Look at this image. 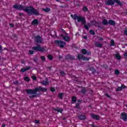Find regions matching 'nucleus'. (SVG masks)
<instances>
[{
  "mask_svg": "<svg viewBox=\"0 0 127 127\" xmlns=\"http://www.w3.org/2000/svg\"><path fill=\"white\" fill-rule=\"evenodd\" d=\"M14 8L18 9L19 10H24L26 12H27L29 14H35V15H38L39 13L37 10L35 9L32 7H26L22 6L21 5L15 4L13 5Z\"/></svg>",
  "mask_w": 127,
  "mask_h": 127,
  "instance_id": "1",
  "label": "nucleus"
},
{
  "mask_svg": "<svg viewBox=\"0 0 127 127\" xmlns=\"http://www.w3.org/2000/svg\"><path fill=\"white\" fill-rule=\"evenodd\" d=\"M38 91H42V92H45L47 91V89L44 87H39L37 88H35L33 90L32 89H27L26 92H27V94H29L30 95H32L29 96V98H35L36 94H37Z\"/></svg>",
  "mask_w": 127,
  "mask_h": 127,
  "instance_id": "2",
  "label": "nucleus"
},
{
  "mask_svg": "<svg viewBox=\"0 0 127 127\" xmlns=\"http://www.w3.org/2000/svg\"><path fill=\"white\" fill-rule=\"evenodd\" d=\"M115 2L117 3L118 5H123V3H121L119 0H107L106 3L108 5H113V4H115Z\"/></svg>",
  "mask_w": 127,
  "mask_h": 127,
  "instance_id": "3",
  "label": "nucleus"
},
{
  "mask_svg": "<svg viewBox=\"0 0 127 127\" xmlns=\"http://www.w3.org/2000/svg\"><path fill=\"white\" fill-rule=\"evenodd\" d=\"M32 49L33 50H35L36 51H39L41 52H45V51H46V49H45V48L41 47L40 45L36 47H33Z\"/></svg>",
  "mask_w": 127,
  "mask_h": 127,
  "instance_id": "4",
  "label": "nucleus"
},
{
  "mask_svg": "<svg viewBox=\"0 0 127 127\" xmlns=\"http://www.w3.org/2000/svg\"><path fill=\"white\" fill-rule=\"evenodd\" d=\"M56 44H57V45H59V46H60L62 48H63L64 47V45H65L66 43L65 42H63L62 41H55Z\"/></svg>",
  "mask_w": 127,
  "mask_h": 127,
  "instance_id": "5",
  "label": "nucleus"
},
{
  "mask_svg": "<svg viewBox=\"0 0 127 127\" xmlns=\"http://www.w3.org/2000/svg\"><path fill=\"white\" fill-rule=\"evenodd\" d=\"M120 119L124 121V122H127V114L126 112L122 113L121 115Z\"/></svg>",
  "mask_w": 127,
  "mask_h": 127,
  "instance_id": "6",
  "label": "nucleus"
},
{
  "mask_svg": "<svg viewBox=\"0 0 127 127\" xmlns=\"http://www.w3.org/2000/svg\"><path fill=\"white\" fill-rule=\"evenodd\" d=\"M77 21L78 22H81L82 24L86 23V21H85V18L79 16L77 17Z\"/></svg>",
  "mask_w": 127,
  "mask_h": 127,
  "instance_id": "7",
  "label": "nucleus"
},
{
  "mask_svg": "<svg viewBox=\"0 0 127 127\" xmlns=\"http://www.w3.org/2000/svg\"><path fill=\"white\" fill-rule=\"evenodd\" d=\"M77 58H78V59H79V60L83 59V60L84 61H89V58L84 57V56H83V55H82V54H78V55L77 56Z\"/></svg>",
  "mask_w": 127,
  "mask_h": 127,
  "instance_id": "8",
  "label": "nucleus"
},
{
  "mask_svg": "<svg viewBox=\"0 0 127 127\" xmlns=\"http://www.w3.org/2000/svg\"><path fill=\"white\" fill-rule=\"evenodd\" d=\"M61 37H63L64 41H70V38H69L68 35H67L66 34H65L64 36L63 35H61Z\"/></svg>",
  "mask_w": 127,
  "mask_h": 127,
  "instance_id": "9",
  "label": "nucleus"
},
{
  "mask_svg": "<svg viewBox=\"0 0 127 127\" xmlns=\"http://www.w3.org/2000/svg\"><path fill=\"white\" fill-rule=\"evenodd\" d=\"M36 41L37 42V43H41L42 42V40L41 39L40 36H37L36 37Z\"/></svg>",
  "mask_w": 127,
  "mask_h": 127,
  "instance_id": "10",
  "label": "nucleus"
},
{
  "mask_svg": "<svg viewBox=\"0 0 127 127\" xmlns=\"http://www.w3.org/2000/svg\"><path fill=\"white\" fill-rule=\"evenodd\" d=\"M81 52L83 54L85 55V54H87V55H91V52H87V50L86 49H83L81 50Z\"/></svg>",
  "mask_w": 127,
  "mask_h": 127,
  "instance_id": "11",
  "label": "nucleus"
},
{
  "mask_svg": "<svg viewBox=\"0 0 127 127\" xmlns=\"http://www.w3.org/2000/svg\"><path fill=\"white\" fill-rule=\"evenodd\" d=\"M91 117L92 119H94V120H98L99 119H100V117L98 115H96L95 114H91Z\"/></svg>",
  "mask_w": 127,
  "mask_h": 127,
  "instance_id": "12",
  "label": "nucleus"
},
{
  "mask_svg": "<svg viewBox=\"0 0 127 127\" xmlns=\"http://www.w3.org/2000/svg\"><path fill=\"white\" fill-rule=\"evenodd\" d=\"M95 46H96V47H99L100 48H102V47H103V44H102L98 42H95Z\"/></svg>",
  "mask_w": 127,
  "mask_h": 127,
  "instance_id": "13",
  "label": "nucleus"
},
{
  "mask_svg": "<svg viewBox=\"0 0 127 127\" xmlns=\"http://www.w3.org/2000/svg\"><path fill=\"white\" fill-rule=\"evenodd\" d=\"M30 69V67L29 66H27L26 68H23L21 69V72H25V71H27V70H29Z\"/></svg>",
  "mask_w": 127,
  "mask_h": 127,
  "instance_id": "14",
  "label": "nucleus"
},
{
  "mask_svg": "<svg viewBox=\"0 0 127 127\" xmlns=\"http://www.w3.org/2000/svg\"><path fill=\"white\" fill-rule=\"evenodd\" d=\"M32 24H33V25H37V24H38V21L37 19L34 20L32 22Z\"/></svg>",
  "mask_w": 127,
  "mask_h": 127,
  "instance_id": "15",
  "label": "nucleus"
},
{
  "mask_svg": "<svg viewBox=\"0 0 127 127\" xmlns=\"http://www.w3.org/2000/svg\"><path fill=\"white\" fill-rule=\"evenodd\" d=\"M41 84L42 85H48V84H49V82H48V81L47 80L46 81H43L42 82H41Z\"/></svg>",
  "mask_w": 127,
  "mask_h": 127,
  "instance_id": "16",
  "label": "nucleus"
},
{
  "mask_svg": "<svg viewBox=\"0 0 127 127\" xmlns=\"http://www.w3.org/2000/svg\"><path fill=\"white\" fill-rule=\"evenodd\" d=\"M109 23L111 25H115V24H116V23L114 21H113L112 20H109Z\"/></svg>",
  "mask_w": 127,
  "mask_h": 127,
  "instance_id": "17",
  "label": "nucleus"
},
{
  "mask_svg": "<svg viewBox=\"0 0 127 127\" xmlns=\"http://www.w3.org/2000/svg\"><path fill=\"white\" fill-rule=\"evenodd\" d=\"M55 111H56L57 112H59V113H61V114H62V112H63V109H60V108H57L56 109H55Z\"/></svg>",
  "mask_w": 127,
  "mask_h": 127,
  "instance_id": "18",
  "label": "nucleus"
},
{
  "mask_svg": "<svg viewBox=\"0 0 127 127\" xmlns=\"http://www.w3.org/2000/svg\"><path fill=\"white\" fill-rule=\"evenodd\" d=\"M79 120H85L86 119V116L85 115H80L79 116Z\"/></svg>",
  "mask_w": 127,
  "mask_h": 127,
  "instance_id": "19",
  "label": "nucleus"
},
{
  "mask_svg": "<svg viewBox=\"0 0 127 127\" xmlns=\"http://www.w3.org/2000/svg\"><path fill=\"white\" fill-rule=\"evenodd\" d=\"M71 17L73 18V19L76 20L78 19V17H79V16H77V15H71Z\"/></svg>",
  "mask_w": 127,
  "mask_h": 127,
  "instance_id": "20",
  "label": "nucleus"
},
{
  "mask_svg": "<svg viewBox=\"0 0 127 127\" xmlns=\"http://www.w3.org/2000/svg\"><path fill=\"white\" fill-rule=\"evenodd\" d=\"M43 10H44V11H45L46 12H48L49 11H50V8H46L45 9L43 8Z\"/></svg>",
  "mask_w": 127,
  "mask_h": 127,
  "instance_id": "21",
  "label": "nucleus"
},
{
  "mask_svg": "<svg viewBox=\"0 0 127 127\" xmlns=\"http://www.w3.org/2000/svg\"><path fill=\"white\" fill-rule=\"evenodd\" d=\"M102 23L104 25H107V24H108V21L106 19H104V20H103Z\"/></svg>",
  "mask_w": 127,
  "mask_h": 127,
  "instance_id": "22",
  "label": "nucleus"
},
{
  "mask_svg": "<svg viewBox=\"0 0 127 127\" xmlns=\"http://www.w3.org/2000/svg\"><path fill=\"white\" fill-rule=\"evenodd\" d=\"M117 59L120 60L121 59V55H120V54L118 53L115 55Z\"/></svg>",
  "mask_w": 127,
  "mask_h": 127,
  "instance_id": "23",
  "label": "nucleus"
},
{
  "mask_svg": "<svg viewBox=\"0 0 127 127\" xmlns=\"http://www.w3.org/2000/svg\"><path fill=\"white\" fill-rule=\"evenodd\" d=\"M63 97V93H60L59 94V99H62V98Z\"/></svg>",
  "mask_w": 127,
  "mask_h": 127,
  "instance_id": "24",
  "label": "nucleus"
},
{
  "mask_svg": "<svg viewBox=\"0 0 127 127\" xmlns=\"http://www.w3.org/2000/svg\"><path fill=\"white\" fill-rule=\"evenodd\" d=\"M90 26V24H87L84 25L85 29H89V27Z\"/></svg>",
  "mask_w": 127,
  "mask_h": 127,
  "instance_id": "25",
  "label": "nucleus"
},
{
  "mask_svg": "<svg viewBox=\"0 0 127 127\" xmlns=\"http://www.w3.org/2000/svg\"><path fill=\"white\" fill-rule=\"evenodd\" d=\"M111 45L112 46H114V45H115V41H114V40H111Z\"/></svg>",
  "mask_w": 127,
  "mask_h": 127,
  "instance_id": "26",
  "label": "nucleus"
},
{
  "mask_svg": "<svg viewBox=\"0 0 127 127\" xmlns=\"http://www.w3.org/2000/svg\"><path fill=\"white\" fill-rule=\"evenodd\" d=\"M48 58L50 60H52V59H53V57L52 55H50L48 56Z\"/></svg>",
  "mask_w": 127,
  "mask_h": 127,
  "instance_id": "27",
  "label": "nucleus"
},
{
  "mask_svg": "<svg viewBox=\"0 0 127 127\" xmlns=\"http://www.w3.org/2000/svg\"><path fill=\"white\" fill-rule=\"evenodd\" d=\"M115 73L116 75H119V74H120V71L118 69H116L115 71Z\"/></svg>",
  "mask_w": 127,
  "mask_h": 127,
  "instance_id": "28",
  "label": "nucleus"
},
{
  "mask_svg": "<svg viewBox=\"0 0 127 127\" xmlns=\"http://www.w3.org/2000/svg\"><path fill=\"white\" fill-rule=\"evenodd\" d=\"M90 33H91V34H92V35H94V34H95V32L93 30H91L90 31Z\"/></svg>",
  "mask_w": 127,
  "mask_h": 127,
  "instance_id": "29",
  "label": "nucleus"
},
{
  "mask_svg": "<svg viewBox=\"0 0 127 127\" xmlns=\"http://www.w3.org/2000/svg\"><path fill=\"white\" fill-rule=\"evenodd\" d=\"M32 78L33 80H34V81H36V79H37V78L35 76V75H33L32 76Z\"/></svg>",
  "mask_w": 127,
  "mask_h": 127,
  "instance_id": "30",
  "label": "nucleus"
},
{
  "mask_svg": "<svg viewBox=\"0 0 127 127\" xmlns=\"http://www.w3.org/2000/svg\"><path fill=\"white\" fill-rule=\"evenodd\" d=\"M24 80H25V81H29L30 78H29V77H25L24 78Z\"/></svg>",
  "mask_w": 127,
  "mask_h": 127,
  "instance_id": "31",
  "label": "nucleus"
},
{
  "mask_svg": "<svg viewBox=\"0 0 127 127\" xmlns=\"http://www.w3.org/2000/svg\"><path fill=\"white\" fill-rule=\"evenodd\" d=\"M83 10L84 11H87V10H88V8H87V7L84 6V7H83Z\"/></svg>",
  "mask_w": 127,
  "mask_h": 127,
  "instance_id": "32",
  "label": "nucleus"
},
{
  "mask_svg": "<svg viewBox=\"0 0 127 127\" xmlns=\"http://www.w3.org/2000/svg\"><path fill=\"white\" fill-rule=\"evenodd\" d=\"M76 97H72V102H76Z\"/></svg>",
  "mask_w": 127,
  "mask_h": 127,
  "instance_id": "33",
  "label": "nucleus"
},
{
  "mask_svg": "<svg viewBox=\"0 0 127 127\" xmlns=\"http://www.w3.org/2000/svg\"><path fill=\"white\" fill-rule=\"evenodd\" d=\"M41 59L42 61H45V57L44 56H42L41 57Z\"/></svg>",
  "mask_w": 127,
  "mask_h": 127,
  "instance_id": "34",
  "label": "nucleus"
},
{
  "mask_svg": "<svg viewBox=\"0 0 127 127\" xmlns=\"http://www.w3.org/2000/svg\"><path fill=\"white\" fill-rule=\"evenodd\" d=\"M124 34L126 35H127V28L125 29V31H124Z\"/></svg>",
  "mask_w": 127,
  "mask_h": 127,
  "instance_id": "35",
  "label": "nucleus"
},
{
  "mask_svg": "<svg viewBox=\"0 0 127 127\" xmlns=\"http://www.w3.org/2000/svg\"><path fill=\"white\" fill-rule=\"evenodd\" d=\"M122 88L121 87H119L117 88V91H122Z\"/></svg>",
  "mask_w": 127,
  "mask_h": 127,
  "instance_id": "36",
  "label": "nucleus"
},
{
  "mask_svg": "<svg viewBox=\"0 0 127 127\" xmlns=\"http://www.w3.org/2000/svg\"><path fill=\"white\" fill-rule=\"evenodd\" d=\"M51 92H55V88L52 87L51 88Z\"/></svg>",
  "mask_w": 127,
  "mask_h": 127,
  "instance_id": "37",
  "label": "nucleus"
},
{
  "mask_svg": "<svg viewBox=\"0 0 127 127\" xmlns=\"http://www.w3.org/2000/svg\"><path fill=\"white\" fill-rule=\"evenodd\" d=\"M98 40L100 41H103V40H104V39H103V38H98Z\"/></svg>",
  "mask_w": 127,
  "mask_h": 127,
  "instance_id": "38",
  "label": "nucleus"
},
{
  "mask_svg": "<svg viewBox=\"0 0 127 127\" xmlns=\"http://www.w3.org/2000/svg\"><path fill=\"white\" fill-rule=\"evenodd\" d=\"M29 52L30 54H33V53H34V52L33 51H29Z\"/></svg>",
  "mask_w": 127,
  "mask_h": 127,
  "instance_id": "39",
  "label": "nucleus"
},
{
  "mask_svg": "<svg viewBox=\"0 0 127 127\" xmlns=\"http://www.w3.org/2000/svg\"><path fill=\"white\" fill-rule=\"evenodd\" d=\"M124 56L125 57V58L126 59H127V53H126L125 54H124Z\"/></svg>",
  "mask_w": 127,
  "mask_h": 127,
  "instance_id": "40",
  "label": "nucleus"
},
{
  "mask_svg": "<svg viewBox=\"0 0 127 127\" xmlns=\"http://www.w3.org/2000/svg\"><path fill=\"white\" fill-rule=\"evenodd\" d=\"M35 124H39V121L36 120V121H35Z\"/></svg>",
  "mask_w": 127,
  "mask_h": 127,
  "instance_id": "41",
  "label": "nucleus"
},
{
  "mask_svg": "<svg viewBox=\"0 0 127 127\" xmlns=\"http://www.w3.org/2000/svg\"><path fill=\"white\" fill-rule=\"evenodd\" d=\"M61 75H64L65 73H64V71H61Z\"/></svg>",
  "mask_w": 127,
  "mask_h": 127,
  "instance_id": "42",
  "label": "nucleus"
},
{
  "mask_svg": "<svg viewBox=\"0 0 127 127\" xmlns=\"http://www.w3.org/2000/svg\"><path fill=\"white\" fill-rule=\"evenodd\" d=\"M10 27H13V25L12 24H10Z\"/></svg>",
  "mask_w": 127,
  "mask_h": 127,
  "instance_id": "43",
  "label": "nucleus"
},
{
  "mask_svg": "<svg viewBox=\"0 0 127 127\" xmlns=\"http://www.w3.org/2000/svg\"><path fill=\"white\" fill-rule=\"evenodd\" d=\"M122 88H123V89H125L126 88V86H122Z\"/></svg>",
  "mask_w": 127,
  "mask_h": 127,
  "instance_id": "44",
  "label": "nucleus"
},
{
  "mask_svg": "<svg viewBox=\"0 0 127 127\" xmlns=\"http://www.w3.org/2000/svg\"><path fill=\"white\" fill-rule=\"evenodd\" d=\"M76 108H79V104H76Z\"/></svg>",
  "mask_w": 127,
  "mask_h": 127,
  "instance_id": "45",
  "label": "nucleus"
},
{
  "mask_svg": "<svg viewBox=\"0 0 127 127\" xmlns=\"http://www.w3.org/2000/svg\"><path fill=\"white\" fill-rule=\"evenodd\" d=\"M5 127V125L3 124V125H2V127Z\"/></svg>",
  "mask_w": 127,
  "mask_h": 127,
  "instance_id": "46",
  "label": "nucleus"
},
{
  "mask_svg": "<svg viewBox=\"0 0 127 127\" xmlns=\"http://www.w3.org/2000/svg\"><path fill=\"white\" fill-rule=\"evenodd\" d=\"M84 39H87V36H84Z\"/></svg>",
  "mask_w": 127,
  "mask_h": 127,
  "instance_id": "47",
  "label": "nucleus"
},
{
  "mask_svg": "<svg viewBox=\"0 0 127 127\" xmlns=\"http://www.w3.org/2000/svg\"><path fill=\"white\" fill-rule=\"evenodd\" d=\"M71 60H73V59H75V58L74 57H72L71 58Z\"/></svg>",
  "mask_w": 127,
  "mask_h": 127,
  "instance_id": "48",
  "label": "nucleus"
},
{
  "mask_svg": "<svg viewBox=\"0 0 127 127\" xmlns=\"http://www.w3.org/2000/svg\"><path fill=\"white\" fill-rule=\"evenodd\" d=\"M106 96H108V97H110V96H109V95H108V94H106Z\"/></svg>",
  "mask_w": 127,
  "mask_h": 127,
  "instance_id": "49",
  "label": "nucleus"
},
{
  "mask_svg": "<svg viewBox=\"0 0 127 127\" xmlns=\"http://www.w3.org/2000/svg\"><path fill=\"white\" fill-rule=\"evenodd\" d=\"M56 0V1H58L59 2H60V0Z\"/></svg>",
  "mask_w": 127,
  "mask_h": 127,
  "instance_id": "50",
  "label": "nucleus"
},
{
  "mask_svg": "<svg viewBox=\"0 0 127 127\" xmlns=\"http://www.w3.org/2000/svg\"><path fill=\"white\" fill-rule=\"evenodd\" d=\"M19 14H20V15H23V14H22V13H20Z\"/></svg>",
  "mask_w": 127,
  "mask_h": 127,
  "instance_id": "51",
  "label": "nucleus"
},
{
  "mask_svg": "<svg viewBox=\"0 0 127 127\" xmlns=\"http://www.w3.org/2000/svg\"><path fill=\"white\" fill-rule=\"evenodd\" d=\"M0 50H1V46H0Z\"/></svg>",
  "mask_w": 127,
  "mask_h": 127,
  "instance_id": "52",
  "label": "nucleus"
},
{
  "mask_svg": "<svg viewBox=\"0 0 127 127\" xmlns=\"http://www.w3.org/2000/svg\"><path fill=\"white\" fill-rule=\"evenodd\" d=\"M4 49H5V50H6V48H5Z\"/></svg>",
  "mask_w": 127,
  "mask_h": 127,
  "instance_id": "53",
  "label": "nucleus"
},
{
  "mask_svg": "<svg viewBox=\"0 0 127 127\" xmlns=\"http://www.w3.org/2000/svg\"><path fill=\"white\" fill-rule=\"evenodd\" d=\"M67 0L69 1V0Z\"/></svg>",
  "mask_w": 127,
  "mask_h": 127,
  "instance_id": "54",
  "label": "nucleus"
},
{
  "mask_svg": "<svg viewBox=\"0 0 127 127\" xmlns=\"http://www.w3.org/2000/svg\"><path fill=\"white\" fill-rule=\"evenodd\" d=\"M126 107H127V105H126Z\"/></svg>",
  "mask_w": 127,
  "mask_h": 127,
  "instance_id": "55",
  "label": "nucleus"
}]
</instances>
